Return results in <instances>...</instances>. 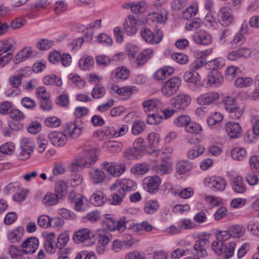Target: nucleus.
I'll return each instance as SVG.
<instances>
[{
	"mask_svg": "<svg viewBox=\"0 0 259 259\" xmlns=\"http://www.w3.org/2000/svg\"><path fill=\"white\" fill-rule=\"evenodd\" d=\"M84 153V155L77 157L70 164L69 169L71 171L78 172L79 169L90 166L97 160L98 157L95 149H85Z\"/></svg>",
	"mask_w": 259,
	"mask_h": 259,
	"instance_id": "1",
	"label": "nucleus"
},
{
	"mask_svg": "<svg viewBox=\"0 0 259 259\" xmlns=\"http://www.w3.org/2000/svg\"><path fill=\"white\" fill-rule=\"evenodd\" d=\"M182 80L179 77H173L162 83L161 92L165 97H170L176 94L181 85Z\"/></svg>",
	"mask_w": 259,
	"mask_h": 259,
	"instance_id": "2",
	"label": "nucleus"
},
{
	"mask_svg": "<svg viewBox=\"0 0 259 259\" xmlns=\"http://www.w3.org/2000/svg\"><path fill=\"white\" fill-rule=\"evenodd\" d=\"M127 221L125 217L120 218L116 222L112 218H106L102 221V227L107 231H112L115 230L123 232L126 228Z\"/></svg>",
	"mask_w": 259,
	"mask_h": 259,
	"instance_id": "3",
	"label": "nucleus"
},
{
	"mask_svg": "<svg viewBox=\"0 0 259 259\" xmlns=\"http://www.w3.org/2000/svg\"><path fill=\"white\" fill-rule=\"evenodd\" d=\"M25 76L23 71H19L9 77L8 82L12 88L7 91V96H15L20 93V90L19 88L21 85L22 78Z\"/></svg>",
	"mask_w": 259,
	"mask_h": 259,
	"instance_id": "4",
	"label": "nucleus"
},
{
	"mask_svg": "<svg viewBox=\"0 0 259 259\" xmlns=\"http://www.w3.org/2000/svg\"><path fill=\"white\" fill-rule=\"evenodd\" d=\"M12 43L7 39L0 41V66H3L13 58V54L9 52L12 49Z\"/></svg>",
	"mask_w": 259,
	"mask_h": 259,
	"instance_id": "5",
	"label": "nucleus"
},
{
	"mask_svg": "<svg viewBox=\"0 0 259 259\" xmlns=\"http://www.w3.org/2000/svg\"><path fill=\"white\" fill-rule=\"evenodd\" d=\"M141 34L142 38L148 43L157 44L161 41L163 37V34L160 29H156L152 32L147 27H144L141 30Z\"/></svg>",
	"mask_w": 259,
	"mask_h": 259,
	"instance_id": "6",
	"label": "nucleus"
},
{
	"mask_svg": "<svg viewBox=\"0 0 259 259\" xmlns=\"http://www.w3.org/2000/svg\"><path fill=\"white\" fill-rule=\"evenodd\" d=\"M191 97L185 94H179L170 100L171 106L178 110H184L191 103Z\"/></svg>",
	"mask_w": 259,
	"mask_h": 259,
	"instance_id": "7",
	"label": "nucleus"
},
{
	"mask_svg": "<svg viewBox=\"0 0 259 259\" xmlns=\"http://www.w3.org/2000/svg\"><path fill=\"white\" fill-rule=\"evenodd\" d=\"M218 20L223 26L228 27L234 21V15L232 9L228 7L221 8L218 13Z\"/></svg>",
	"mask_w": 259,
	"mask_h": 259,
	"instance_id": "8",
	"label": "nucleus"
},
{
	"mask_svg": "<svg viewBox=\"0 0 259 259\" xmlns=\"http://www.w3.org/2000/svg\"><path fill=\"white\" fill-rule=\"evenodd\" d=\"M226 180L221 177L213 176L205 179V185L214 191H222L226 187Z\"/></svg>",
	"mask_w": 259,
	"mask_h": 259,
	"instance_id": "9",
	"label": "nucleus"
},
{
	"mask_svg": "<svg viewBox=\"0 0 259 259\" xmlns=\"http://www.w3.org/2000/svg\"><path fill=\"white\" fill-rule=\"evenodd\" d=\"M161 183V179L157 176L145 178L143 181V186L145 190L151 194L157 192Z\"/></svg>",
	"mask_w": 259,
	"mask_h": 259,
	"instance_id": "10",
	"label": "nucleus"
},
{
	"mask_svg": "<svg viewBox=\"0 0 259 259\" xmlns=\"http://www.w3.org/2000/svg\"><path fill=\"white\" fill-rule=\"evenodd\" d=\"M93 233L87 229H83L76 232L73 236V239L77 243L88 242L87 245H90L94 243Z\"/></svg>",
	"mask_w": 259,
	"mask_h": 259,
	"instance_id": "11",
	"label": "nucleus"
},
{
	"mask_svg": "<svg viewBox=\"0 0 259 259\" xmlns=\"http://www.w3.org/2000/svg\"><path fill=\"white\" fill-rule=\"evenodd\" d=\"M208 240L205 237H199L193 246L192 253L198 257L207 255L206 247L208 246Z\"/></svg>",
	"mask_w": 259,
	"mask_h": 259,
	"instance_id": "12",
	"label": "nucleus"
},
{
	"mask_svg": "<svg viewBox=\"0 0 259 259\" xmlns=\"http://www.w3.org/2000/svg\"><path fill=\"white\" fill-rule=\"evenodd\" d=\"M136 186L137 184L135 181L131 179L124 178L116 181L115 183L110 186V189L111 191H114L116 188H119L123 190V192L125 193L127 191H131L133 190Z\"/></svg>",
	"mask_w": 259,
	"mask_h": 259,
	"instance_id": "13",
	"label": "nucleus"
},
{
	"mask_svg": "<svg viewBox=\"0 0 259 259\" xmlns=\"http://www.w3.org/2000/svg\"><path fill=\"white\" fill-rule=\"evenodd\" d=\"M142 105L147 113L158 112V110L162 111V103L159 99H153L144 101Z\"/></svg>",
	"mask_w": 259,
	"mask_h": 259,
	"instance_id": "14",
	"label": "nucleus"
},
{
	"mask_svg": "<svg viewBox=\"0 0 259 259\" xmlns=\"http://www.w3.org/2000/svg\"><path fill=\"white\" fill-rule=\"evenodd\" d=\"M167 16V11L165 9H162L159 12L150 13L147 17V21L149 23H164Z\"/></svg>",
	"mask_w": 259,
	"mask_h": 259,
	"instance_id": "15",
	"label": "nucleus"
},
{
	"mask_svg": "<svg viewBox=\"0 0 259 259\" xmlns=\"http://www.w3.org/2000/svg\"><path fill=\"white\" fill-rule=\"evenodd\" d=\"M227 135L231 138H238L242 134V128L240 124L236 122L229 121L225 125Z\"/></svg>",
	"mask_w": 259,
	"mask_h": 259,
	"instance_id": "16",
	"label": "nucleus"
},
{
	"mask_svg": "<svg viewBox=\"0 0 259 259\" xmlns=\"http://www.w3.org/2000/svg\"><path fill=\"white\" fill-rule=\"evenodd\" d=\"M38 245L39 241L36 237L28 238L22 244V251L26 254L33 253L38 248Z\"/></svg>",
	"mask_w": 259,
	"mask_h": 259,
	"instance_id": "17",
	"label": "nucleus"
},
{
	"mask_svg": "<svg viewBox=\"0 0 259 259\" xmlns=\"http://www.w3.org/2000/svg\"><path fill=\"white\" fill-rule=\"evenodd\" d=\"M81 128L73 122L67 123L64 130V133L66 138H70L73 139H77L81 135Z\"/></svg>",
	"mask_w": 259,
	"mask_h": 259,
	"instance_id": "18",
	"label": "nucleus"
},
{
	"mask_svg": "<svg viewBox=\"0 0 259 259\" xmlns=\"http://www.w3.org/2000/svg\"><path fill=\"white\" fill-rule=\"evenodd\" d=\"M48 138L51 143L56 147H63L67 142V138L64 133L52 132L49 134Z\"/></svg>",
	"mask_w": 259,
	"mask_h": 259,
	"instance_id": "19",
	"label": "nucleus"
},
{
	"mask_svg": "<svg viewBox=\"0 0 259 259\" xmlns=\"http://www.w3.org/2000/svg\"><path fill=\"white\" fill-rule=\"evenodd\" d=\"M193 39L198 45L206 46L211 42L212 36L207 31L201 30L195 33Z\"/></svg>",
	"mask_w": 259,
	"mask_h": 259,
	"instance_id": "20",
	"label": "nucleus"
},
{
	"mask_svg": "<svg viewBox=\"0 0 259 259\" xmlns=\"http://www.w3.org/2000/svg\"><path fill=\"white\" fill-rule=\"evenodd\" d=\"M224 78L218 69H212L207 75V81L210 86L219 87L223 82Z\"/></svg>",
	"mask_w": 259,
	"mask_h": 259,
	"instance_id": "21",
	"label": "nucleus"
},
{
	"mask_svg": "<svg viewBox=\"0 0 259 259\" xmlns=\"http://www.w3.org/2000/svg\"><path fill=\"white\" fill-rule=\"evenodd\" d=\"M154 169L159 175L169 174L172 169L169 156L167 155L165 158H162L161 163L154 166Z\"/></svg>",
	"mask_w": 259,
	"mask_h": 259,
	"instance_id": "22",
	"label": "nucleus"
},
{
	"mask_svg": "<svg viewBox=\"0 0 259 259\" xmlns=\"http://www.w3.org/2000/svg\"><path fill=\"white\" fill-rule=\"evenodd\" d=\"M219 93L215 92H209L201 95L197 99L200 105H208L212 103L219 99Z\"/></svg>",
	"mask_w": 259,
	"mask_h": 259,
	"instance_id": "23",
	"label": "nucleus"
},
{
	"mask_svg": "<svg viewBox=\"0 0 259 259\" xmlns=\"http://www.w3.org/2000/svg\"><path fill=\"white\" fill-rule=\"evenodd\" d=\"M184 80L190 83H192L195 89H199L202 87L201 82L200 75L196 71H187L184 75Z\"/></svg>",
	"mask_w": 259,
	"mask_h": 259,
	"instance_id": "24",
	"label": "nucleus"
},
{
	"mask_svg": "<svg viewBox=\"0 0 259 259\" xmlns=\"http://www.w3.org/2000/svg\"><path fill=\"white\" fill-rule=\"evenodd\" d=\"M124 30L129 35H133L137 31V21L133 16H129L124 24Z\"/></svg>",
	"mask_w": 259,
	"mask_h": 259,
	"instance_id": "25",
	"label": "nucleus"
},
{
	"mask_svg": "<svg viewBox=\"0 0 259 259\" xmlns=\"http://www.w3.org/2000/svg\"><path fill=\"white\" fill-rule=\"evenodd\" d=\"M174 72V69L170 66H166L157 70L153 75V78L157 80L164 79Z\"/></svg>",
	"mask_w": 259,
	"mask_h": 259,
	"instance_id": "26",
	"label": "nucleus"
},
{
	"mask_svg": "<svg viewBox=\"0 0 259 259\" xmlns=\"http://www.w3.org/2000/svg\"><path fill=\"white\" fill-rule=\"evenodd\" d=\"M94 65V60L91 56H84L79 60L78 65L82 70H90Z\"/></svg>",
	"mask_w": 259,
	"mask_h": 259,
	"instance_id": "27",
	"label": "nucleus"
},
{
	"mask_svg": "<svg viewBox=\"0 0 259 259\" xmlns=\"http://www.w3.org/2000/svg\"><path fill=\"white\" fill-rule=\"evenodd\" d=\"M193 167V164L187 160L179 161L176 164L177 172L182 175L189 171Z\"/></svg>",
	"mask_w": 259,
	"mask_h": 259,
	"instance_id": "28",
	"label": "nucleus"
},
{
	"mask_svg": "<svg viewBox=\"0 0 259 259\" xmlns=\"http://www.w3.org/2000/svg\"><path fill=\"white\" fill-rule=\"evenodd\" d=\"M91 179L95 184L102 182L105 178V174L100 169L92 168L89 171Z\"/></svg>",
	"mask_w": 259,
	"mask_h": 259,
	"instance_id": "29",
	"label": "nucleus"
},
{
	"mask_svg": "<svg viewBox=\"0 0 259 259\" xmlns=\"http://www.w3.org/2000/svg\"><path fill=\"white\" fill-rule=\"evenodd\" d=\"M153 54V51L151 49H148L141 53L137 58V65L140 66L144 64L151 58Z\"/></svg>",
	"mask_w": 259,
	"mask_h": 259,
	"instance_id": "30",
	"label": "nucleus"
},
{
	"mask_svg": "<svg viewBox=\"0 0 259 259\" xmlns=\"http://www.w3.org/2000/svg\"><path fill=\"white\" fill-rule=\"evenodd\" d=\"M107 198L104 193L101 191H97L91 196L90 200L92 204L96 206L103 205Z\"/></svg>",
	"mask_w": 259,
	"mask_h": 259,
	"instance_id": "31",
	"label": "nucleus"
},
{
	"mask_svg": "<svg viewBox=\"0 0 259 259\" xmlns=\"http://www.w3.org/2000/svg\"><path fill=\"white\" fill-rule=\"evenodd\" d=\"M232 187L233 190L238 193H243L246 190V187L243 183V179L241 176H237L233 179Z\"/></svg>",
	"mask_w": 259,
	"mask_h": 259,
	"instance_id": "32",
	"label": "nucleus"
},
{
	"mask_svg": "<svg viewBox=\"0 0 259 259\" xmlns=\"http://www.w3.org/2000/svg\"><path fill=\"white\" fill-rule=\"evenodd\" d=\"M103 146L104 148L112 153L119 152L122 148V145L121 143L114 141L106 142L103 144Z\"/></svg>",
	"mask_w": 259,
	"mask_h": 259,
	"instance_id": "33",
	"label": "nucleus"
},
{
	"mask_svg": "<svg viewBox=\"0 0 259 259\" xmlns=\"http://www.w3.org/2000/svg\"><path fill=\"white\" fill-rule=\"evenodd\" d=\"M23 232V227H18L8 233V238L12 243L16 242L20 239Z\"/></svg>",
	"mask_w": 259,
	"mask_h": 259,
	"instance_id": "34",
	"label": "nucleus"
},
{
	"mask_svg": "<svg viewBox=\"0 0 259 259\" xmlns=\"http://www.w3.org/2000/svg\"><path fill=\"white\" fill-rule=\"evenodd\" d=\"M59 196L57 193L48 192L42 199V203L45 205L51 206L58 203Z\"/></svg>",
	"mask_w": 259,
	"mask_h": 259,
	"instance_id": "35",
	"label": "nucleus"
},
{
	"mask_svg": "<svg viewBox=\"0 0 259 259\" xmlns=\"http://www.w3.org/2000/svg\"><path fill=\"white\" fill-rule=\"evenodd\" d=\"M67 184L63 180H60L56 183L55 187V193H57L60 199L64 197L67 194Z\"/></svg>",
	"mask_w": 259,
	"mask_h": 259,
	"instance_id": "36",
	"label": "nucleus"
},
{
	"mask_svg": "<svg viewBox=\"0 0 259 259\" xmlns=\"http://www.w3.org/2000/svg\"><path fill=\"white\" fill-rule=\"evenodd\" d=\"M149 165L146 163H138L134 165L131 169L132 173L137 175H143L149 170Z\"/></svg>",
	"mask_w": 259,
	"mask_h": 259,
	"instance_id": "37",
	"label": "nucleus"
},
{
	"mask_svg": "<svg viewBox=\"0 0 259 259\" xmlns=\"http://www.w3.org/2000/svg\"><path fill=\"white\" fill-rule=\"evenodd\" d=\"M32 51L30 48H24L18 53L15 58V63H19L30 56Z\"/></svg>",
	"mask_w": 259,
	"mask_h": 259,
	"instance_id": "38",
	"label": "nucleus"
},
{
	"mask_svg": "<svg viewBox=\"0 0 259 259\" xmlns=\"http://www.w3.org/2000/svg\"><path fill=\"white\" fill-rule=\"evenodd\" d=\"M55 234L51 233L48 236L47 240L45 242V247L47 252L53 253L55 251L56 246H55Z\"/></svg>",
	"mask_w": 259,
	"mask_h": 259,
	"instance_id": "39",
	"label": "nucleus"
},
{
	"mask_svg": "<svg viewBox=\"0 0 259 259\" xmlns=\"http://www.w3.org/2000/svg\"><path fill=\"white\" fill-rule=\"evenodd\" d=\"M68 79L78 89H82L85 86V81L77 74L73 73H70L68 75Z\"/></svg>",
	"mask_w": 259,
	"mask_h": 259,
	"instance_id": "40",
	"label": "nucleus"
},
{
	"mask_svg": "<svg viewBox=\"0 0 259 259\" xmlns=\"http://www.w3.org/2000/svg\"><path fill=\"white\" fill-rule=\"evenodd\" d=\"M44 83L45 85H54L60 87L62 84L61 79L57 77L54 74H51L45 76L43 79Z\"/></svg>",
	"mask_w": 259,
	"mask_h": 259,
	"instance_id": "41",
	"label": "nucleus"
},
{
	"mask_svg": "<svg viewBox=\"0 0 259 259\" xmlns=\"http://www.w3.org/2000/svg\"><path fill=\"white\" fill-rule=\"evenodd\" d=\"M153 226L147 222H143L141 223L137 224L133 226L132 230L135 233H140L141 231H145L149 232L152 231Z\"/></svg>",
	"mask_w": 259,
	"mask_h": 259,
	"instance_id": "42",
	"label": "nucleus"
},
{
	"mask_svg": "<svg viewBox=\"0 0 259 259\" xmlns=\"http://www.w3.org/2000/svg\"><path fill=\"white\" fill-rule=\"evenodd\" d=\"M105 93V87L101 84L97 83L93 89L92 96L94 99H99L103 97Z\"/></svg>",
	"mask_w": 259,
	"mask_h": 259,
	"instance_id": "43",
	"label": "nucleus"
},
{
	"mask_svg": "<svg viewBox=\"0 0 259 259\" xmlns=\"http://www.w3.org/2000/svg\"><path fill=\"white\" fill-rule=\"evenodd\" d=\"M205 148L200 145H196L190 149L187 153V157L190 159H193L201 155L204 151Z\"/></svg>",
	"mask_w": 259,
	"mask_h": 259,
	"instance_id": "44",
	"label": "nucleus"
},
{
	"mask_svg": "<svg viewBox=\"0 0 259 259\" xmlns=\"http://www.w3.org/2000/svg\"><path fill=\"white\" fill-rule=\"evenodd\" d=\"M245 40V37L243 34L237 33L230 42V47L232 49L236 48L243 44Z\"/></svg>",
	"mask_w": 259,
	"mask_h": 259,
	"instance_id": "45",
	"label": "nucleus"
},
{
	"mask_svg": "<svg viewBox=\"0 0 259 259\" xmlns=\"http://www.w3.org/2000/svg\"><path fill=\"white\" fill-rule=\"evenodd\" d=\"M197 12V5L196 4L192 5L183 11L182 17L185 20H189L195 16Z\"/></svg>",
	"mask_w": 259,
	"mask_h": 259,
	"instance_id": "46",
	"label": "nucleus"
},
{
	"mask_svg": "<svg viewBox=\"0 0 259 259\" xmlns=\"http://www.w3.org/2000/svg\"><path fill=\"white\" fill-rule=\"evenodd\" d=\"M229 231L232 237L239 238L243 235L245 229L241 225H236L230 227Z\"/></svg>",
	"mask_w": 259,
	"mask_h": 259,
	"instance_id": "47",
	"label": "nucleus"
},
{
	"mask_svg": "<svg viewBox=\"0 0 259 259\" xmlns=\"http://www.w3.org/2000/svg\"><path fill=\"white\" fill-rule=\"evenodd\" d=\"M116 189L117 191L112 194V203L114 205L120 204L125 196V193L123 192V190L120 189L119 188Z\"/></svg>",
	"mask_w": 259,
	"mask_h": 259,
	"instance_id": "48",
	"label": "nucleus"
},
{
	"mask_svg": "<svg viewBox=\"0 0 259 259\" xmlns=\"http://www.w3.org/2000/svg\"><path fill=\"white\" fill-rule=\"evenodd\" d=\"M244 111V107L238 106L237 105L233 107L232 110L228 111L230 114L231 117L234 119H239L242 116Z\"/></svg>",
	"mask_w": 259,
	"mask_h": 259,
	"instance_id": "49",
	"label": "nucleus"
},
{
	"mask_svg": "<svg viewBox=\"0 0 259 259\" xmlns=\"http://www.w3.org/2000/svg\"><path fill=\"white\" fill-rule=\"evenodd\" d=\"M178 226L181 230H190L195 228L196 225L189 219L184 218L180 221Z\"/></svg>",
	"mask_w": 259,
	"mask_h": 259,
	"instance_id": "50",
	"label": "nucleus"
},
{
	"mask_svg": "<svg viewBox=\"0 0 259 259\" xmlns=\"http://www.w3.org/2000/svg\"><path fill=\"white\" fill-rule=\"evenodd\" d=\"M236 244L234 242H231L226 247V250L222 254L221 259H229L231 257L233 254Z\"/></svg>",
	"mask_w": 259,
	"mask_h": 259,
	"instance_id": "51",
	"label": "nucleus"
},
{
	"mask_svg": "<svg viewBox=\"0 0 259 259\" xmlns=\"http://www.w3.org/2000/svg\"><path fill=\"white\" fill-rule=\"evenodd\" d=\"M185 129L188 133L194 135L199 134L202 131V127L199 124L191 121L186 126Z\"/></svg>",
	"mask_w": 259,
	"mask_h": 259,
	"instance_id": "52",
	"label": "nucleus"
},
{
	"mask_svg": "<svg viewBox=\"0 0 259 259\" xmlns=\"http://www.w3.org/2000/svg\"><path fill=\"white\" fill-rule=\"evenodd\" d=\"M69 235L67 234H60L57 238V242L55 243L56 248L60 249H62L66 245L67 243L69 241Z\"/></svg>",
	"mask_w": 259,
	"mask_h": 259,
	"instance_id": "53",
	"label": "nucleus"
},
{
	"mask_svg": "<svg viewBox=\"0 0 259 259\" xmlns=\"http://www.w3.org/2000/svg\"><path fill=\"white\" fill-rule=\"evenodd\" d=\"M223 119V115L219 112H215L207 118V123L210 125H214L220 122Z\"/></svg>",
	"mask_w": 259,
	"mask_h": 259,
	"instance_id": "54",
	"label": "nucleus"
},
{
	"mask_svg": "<svg viewBox=\"0 0 259 259\" xmlns=\"http://www.w3.org/2000/svg\"><path fill=\"white\" fill-rule=\"evenodd\" d=\"M171 59L180 64H186L188 63V57L185 54L177 53L171 55Z\"/></svg>",
	"mask_w": 259,
	"mask_h": 259,
	"instance_id": "55",
	"label": "nucleus"
},
{
	"mask_svg": "<svg viewBox=\"0 0 259 259\" xmlns=\"http://www.w3.org/2000/svg\"><path fill=\"white\" fill-rule=\"evenodd\" d=\"M246 154V151L243 148H235L232 151V156L233 159L242 160Z\"/></svg>",
	"mask_w": 259,
	"mask_h": 259,
	"instance_id": "56",
	"label": "nucleus"
},
{
	"mask_svg": "<svg viewBox=\"0 0 259 259\" xmlns=\"http://www.w3.org/2000/svg\"><path fill=\"white\" fill-rule=\"evenodd\" d=\"M202 25V21L199 18H195L192 21L186 24L185 28L188 31L195 30Z\"/></svg>",
	"mask_w": 259,
	"mask_h": 259,
	"instance_id": "57",
	"label": "nucleus"
},
{
	"mask_svg": "<svg viewBox=\"0 0 259 259\" xmlns=\"http://www.w3.org/2000/svg\"><path fill=\"white\" fill-rule=\"evenodd\" d=\"M158 207L159 204L157 201H149L145 203L144 210L147 213H153L158 209Z\"/></svg>",
	"mask_w": 259,
	"mask_h": 259,
	"instance_id": "58",
	"label": "nucleus"
},
{
	"mask_svg": "<svg viewBox=\"0 0 259 259\" xmlns=\"http://www.w3.org/2000/svg\"><path fill=\"white\" fill-rule=\"evenodd\" d=\"M54 45V41L47 39H41L36 44V48L39 50H47Z\"/></svg>",
	"mask_w": 259,
	"mask_h": 259,
	"instance_id": "59",
	"label": "nucleus"
},
{
	"mask_svg": "<svg viewBox=\"0 0 259 259\" xmlns=\"http://www.w3.org/2000/svg\"><path fill=\"white\" fill-rule=\"evenodd\" d=\"M130 74V70L124 67H119L115 70V75L117 78L125 80Z\"/></svg>",
	"mask_w": 259,
	"mask_h": 259,
	"instance_id": "60",
	"label": "nucleus"
},
{
	"mask_svg": "<svg viewBox=\"0 0 259 259\" xmlns=\"http://www.w3.org/2000/svg\"><path fill=\"white\" fill-rule=\"evenodd\" d=\"M148 141L149 146L150 148L156 147L160 141V136L159 134L156 133H151L148 136Z\"/></svg>",
	"mask_w": 259,
	"mask_h": 259,
	"instance_id": "61",
	"label": "nucleus"
},
{
	"mask_svg": "<svg viewBox=\"0 0 259 259\" xmlns=\"http://www.w3.org/2000/svg\"><path fill=\"white\" fill-rule=\"evenodd\" d=\"M252 83V79L250 77H239L235 81L237 87L244 88L249 87Z\"/></svg>",
	"mask_w": 259,
	"mask_h": 259,
	"instance_id": "62",
	"label": "nucleus"
},
{
	"mask_svg": "<svg viewBox=\"0 0 259 259\" xmlns=\"http://www.w3.org/2000/svg\"><path fill=\"white\" fill-rule=\"evenodd\" d=\"M145 123L142 121L138 120L133 123L132 128V133L135 135H138L144 130Z\"/></svg>",
	"mask_w": 259,
	"mask_h": 259,
	"instance_id": "63",
	"label": "nucleus"
},
{
	"mask_svg": "<svg viewBox=\"0 0 259 259\" xmlns=\"http://www.w3.org/2000/svg\"><path fill=\"white\" fill-rule=\"evenodd\" d=\"M250 169L254 173L259 172V156L254 155L249 159Z\"/></svg>",
	"mask_w": 259,
	"mask_h": 259,
	"instance_id": "64",
	"label": "nucleus"
}]
</instances>
